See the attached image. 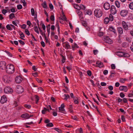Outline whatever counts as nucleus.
Here are the masks:
<instances>
[{
  "label": "nucleus",
  "instance_id": "obj_14",
  "mask_svg": "<svg viewBox=\"0 0 133 133\" xmlns=\"http://www.w3.org/2000/svg\"><path fill=\"white\" fill-rule=\"evenodd\" d=\"M7 98L5 96H2L0 100L1 102V103L3 104L7 101Z\"/></svg>",
  "mask_w": 133,
  "mask_h": 133
},
{
  "label": "nucleus",
  "instance_id": "obj_64",
  "mask_svg": "<svg viewBox=\"0 0 133 133\" xmlns=\"http://www.w3.org/2000/svg\"><path fill=\"white\" fill-rule=\"evenodd\" d=\"M18 41L19 43L22 45H24L25 44V43L22 40H19Z\"/></svg>",
  "mask_w": 133,
  "mask_h": 133
},
{
  "label": "nucleus",
  "instance_id": "obj_43",
  "mask_svg": "<svg viewBox=\"0 0 133 133\" xmlns=\"http://www.w3.org/2000/svg\"><path fill=\"white\" fill-rule=\"evenodd\" d=\"M17 9L18 10L21 9L22 8V6L21 4H19L17 5Z\"/></svg>",
  "mask_w": 133,
  "mask_h": 133
},
{
  "label": "nucleus",
  "instance_id": "obj_12",
  "mask_svg": "<svg viewBox=\"0 0 133 133\" xmlns=\"http://www.w3.org/2000/svg\"><path fill=\"white\" fill-rule=\"evenodd\" d=\"M122 25L124 29L126 30H128V25L124 21H123L122 22Z\"/></svg>",
  "mask_w": 133,
  "mask_h": 133
},
{
  "label": "nucleus",
  "instance_id": "obj_10",
  "mask_svg": "<svg viewBox=\"0 0 133 133\" xmlns=\"http://www.w3.org/2000/svg\"><path fill=\"white\" fill-rule=\"evenodd\" d=\"M111 13L113 15L116 14L117 12V10L115 7L114 5H112L110 8Z\"/></svg>",
  "mask_w": 133,
  "mask_h": 133
},
{
  "label": "nucleus",
  "instance_id": "obj_57",
  "mask_svg": "<svg viewBox=\"0 0 133 133\" xmlns=\"http://www.w3.org/2000/svg\"><path fill=\"white\" fill-rule=\"evenodd\" d=\"M120 96L121 97V98H123L125 96V95L124 94H123L122 92H121L120 94Z\"/></svg>",
  "mask_w": 133,
  "mask_h": 133
},
{
  "label": "nucleus",
  "instance_id": "obj_58",
  "mask_svg": "<svg viewBox=\"0 0 133 133\" xmlns=\"http://www.w3.org/2000/svg\"><path fill=\"white\" fill-rule=\"evenodd\" d=\"M108 88L109 90L110 91L112 90H113V87L111 85L109 86L108 87Z\"/></svg>",
  "mask_w": 133,
  "mask_h": 133
},
{
  "label": "nucleus",
  "instance_id": "obj_3",
  "mask_svg": "<svg viewBox=\"0 0 133 133\" xmlns=\"http://www.w3.org/2000/svg\"><path fill=\"white\" fill-rule=\"evenodd\" d=\"M4 91L5 93L7 94L11 93L13 92V90L10 87H5L4 89Z\"/></svg>",
  "mask_w": 133,
  "mask_h": 133
},
{
  "label": "nucleus",
  "instance_id": "obj_13",
  "mask_svg": "<svg viewBox=\"0 0 133 133\" xmlns=\"http://www.w3.org/2000/svg\"><path fill=\"white\" fill-rule=\"evenodd\" d=\"M119 90L120 91H123L125 92H127L128 91V88L126 86H122L119 87Z\"/></svg>",
  "mask_w": 133,
  "mask_h": 133
},
{
  "label": "nucleus",
  "instance_id": "obj_63",
  "mask_svg": "<svg viewBox=\"0 0 133 133\" xmlns=\"http://www.w3.org/2000/svg\"><path fill=\"white\" fill-rule=\"evenodd\" d=\"M94 54L95 55H96L98 52V51L97 50H95L93 51Z\"/></svg>",
  "mask_w": 133,
  "mask_h": 133
},
{
  "label": "nucleus",
  "instance_id": "obj_22",
  "mask_svg": "<svg viewBox=\"0 0 133 133\" xmlns=\"http://www.w3.org/2000/svg\"><path fill=\"white\" fill-rule=\"evenodd\" d=\"M109 19L108 17L105 18L104 19V23L105 24H107L109 21Z\"/></svg>",
  "mask_w": 133,
  "mask_h": 133
},
{
  "label": "nucleus",
  "instance_id": "obj_26",
  "mask_svg": "<svg viewBox=\"0 0 133 133\" xmlns=\"http://www.w3.org/2000/svg\"><path fill=\"white\" fill-rule=\"evenodd\" d=\"M123 52H117V55L119 56L123 57Z\"/></svg>",
  "mask_w": 133,
  "mask_h": 133
},
{
  "label": "nucleus",
  "instance_id": "obj_34",
  "mask_svg": "<svg viewBox=\"0 0 133 133\" xmlns=\"http://www.w3.org/2000/svg\"><path fill=\"white\" fill-rule=\"evenodd\" d=\"M35 98H36V99H35L36 102V103L37 104V103L38 102L39 100V97L37 95H35Z\"/></svg>",
  "mask_w": 133,
  "mask_h": 133
},
{
  "label": "nucleus",
  "instance_id": "obj_29",
  "mask_svg": "<svg viewBox=\"0 0 133 133\" xmlns=\"http://www.w3.org/2000/svg\"><path fill=\"white\" fill-rule=\"evenodd\" d=\"M42 5L44 8H46L47 6L46 2L45 1H44L43 3L42 4Z\"/></svg>",
  "mask_w": 133,
  "mask_h": 133
},
{
  "label": "nucleus",
  "instance_id": "obj_16",
  "mask_svg": "<svg viewBox=\"0 0 133 133\" xmlns=\"http://www.w3.org/2000/svg\"><path fill=\"white\" fill-rule=\"evenodd\" d=\"M117 30L118 33L120 35H121L123 34V31L122 28L121 27H118L117 28Z\"/></svg>",
  "mask_w": 133,
  "mask_h": 133
},
{
  "label": "nucleus",
  "instance_id": "obj_8",
  "mask_svg": "<svg viewBox=\"0 0 133 133\" xmlns=\"http://www.w3.org/2000/svg\"><path fill=\"white\" fill-rule=\"evenodd\" d=\"M104 41L106 43L108 44H111L113 43L112 41L109 38V36H108L105 37Z\"/></svg>",
  "mask_w": 133,
  "mask_h": 133
},
{
  "label": "nucleus",
  "instance_id": "obj_45",
  "mask_svg": "<svg viewBox=\"0 0 133 133\" xmlns=\"http://www.w3.org/2000/svg\"><path fill=\"white\" fill-rule=\"evenodd\" d=\"M54 130L57 131L59 133H61L62 132V131L58 128H54Z\"/></svg>",
  "mask_w": 133,
  "mask_h": 133
},
{
  "label": "nucleus",
  "instance_id": "obj_4",
  "mask_svg": "<svg viewBox=\"0 0 133 133\" xmlns=\"http://www.w3.org/2000/svg\"><path fill=\"white\" fill-rule=\"evenodd\" d=\"M16 92L18 93H21L24 91V89L20 85L17 86L16 89Z\"/></svg>",
  "mask_w": 133,
  "mask_h": 133
},
{
  "label": "nucleus",
  "instance_id": "obj_51",
  "mask_svg": "<svg viewBox=\"0 0 133 133\" xmlns=\"http://www.w3.org/2000/svg\"><path fill=\"white\" fill-rule=\"evenodd\" d=\"M18 21V20H16L15 21H13L12 22V23L16 26H17V25L16 23Z\"/></svg>",
  "mask_w": 133,
  "mask_h": 133
},
{
  "label": "nucleus",
  "instance_id": "obj_37",
  "mask_svg": "<svg viewBox=\"0 0 133 133\" xmlns=\"http://www.w3.org/2000/svg\"><path fill=\"white\" fill-rule=\"evenodd\" d=\"M60 55L62 57V61L63 63H64L65 62V57H64L62 55L60 54Z\"/></svg>",
  "mask_w": 133,
  "mask_h": 133
},
{
  "label": "nucleus",
  "instance_id": "obj_25",
  "mask_svg": "<svg viewBox=\"0 0 133 133\" xmlns=\"http://www.w3.org/2000/svg\"><path fill=\"white\" fill-rule=\"evenodd\" d=\"M47 110H48L49 111V110L48 109H46L45 108H44L43 109V110L42 111V113L43 114H45V112Z\"/></svg>",
  "mask_w": 133,
  "mask_h": 133
},
{
  "label": "nucleus",
  "instance_id": "obj_21",
  "mask_svg": "<svg viewBox=\"0 0 133 133\" xmlns=\"http://www.w3.org/2000/svg\"><path fill=\"white\" fill-rule=\"evenodd\" d=\"M29 116V115L28 114H23L21 116V117L22 118H25L27 117V118Z\"/></svg>",
  "mask_w": 133,
  "mask_h": 133
},
{
  "label": "nucleus",
  "instance_id": "obj_38",
  "mask_svg": "<svg viewBox=\"0 0 133 133\" xmlns=\"http://www.w3.org/2000/svg\"><path fill=\"white\" fill-rule=\"evenodd\" d=\"M80 8L81 9L84 10L86 8L85 6L83 4H81L80 6Z\"/></svg>",
  "mask_w": 133,
  "mask_h": 133
},
{
  "label": "nucleus",
  "instance_id": "obj_18",
  "mask_svg": "<svg viewBox=\"0 0 133 133\" xmlns=\"http://www.w3.org/2000/svg\"><path fill=\"white\" fill-rule=\"evenodd\" d=\"M59 112H62L63 114H65V110L64 108L59 107Z\"/></svg>",
  "mask_w": 133,
  "mask_h": 133
},
{
  "label": "nucleus",
  "instance_id": "obj_31",
  "mask_svg": "<svg viewBox=\"0 0 133 133\" xmlns=\"http://www.w3.org/2000/svg\"><path fill=\"white\" fill-rule=\"evenodd\" d=\"M34 30L35 32H36L37 33L39 34V32L38 31V29L37 28V26H35L34 27Z\"/></svg>",
  "mask_w": 133,
  "mask_h": 133
},
{
  "label": "nucleus",
  "instance_id": "obj_27",
  "mask_svg": "<svg viewBox=\"0 0 133 133\" xmlns=\"http://www.w3.org/2000/svg\"><path fill=\"white\" fill-rule=\"evenodd\" d=\"M75 8L78 10H80V6H79L77 4H75L74 6Z\"/></svg>",
  "mask_w": 133,
  "mask_h": 133
},
{
  "label": "nucleus",
  "instance_id": "obj_9",
  "mask_svg": "<svg viewBox=\"0 0 133 133\" xmlns=\"http://www.w3.org/2000/svg\"><path fill=\"white\" fill-rule=\"evenodd\" d=\"M63 47L66 49H70V46L68 42H66L63 43Z\"/></svg>",
  "mask_w": 133,
  "mask_h": 133
},
{
  "label": "nucleus",
  "instance_id": "obj_19",
  "mask_svg": "<svg viewBox=\"0 0 133 133\" xmlns=\"http://www.w3.org/2000/svg\"><path fill=\"white\" fill-rule=\"evenodd\" d=\"M113 74H115V72L114 70L112 71L111 72V74L109 76V78H110L111 77H114V75H113Z\"/></svg>",
  "mask_w": 133,
  "mask_h": 133
},
{
  "label": "nucleus",
  "instance_id": "obj_23",
  "mask_svg": "<svg viewBox=\"0 0 133 133\" xmlns=\"http://www.w3.org/2000/svg\"><path fill=\"white\" fill-rule=\"evenodd\" d=\"M9 17L10 19H12L13 18H14L15 17L14 14V13L11 14L9 16Z\"/></svg>",
  "mask_w": 133,
  "mask_h": 133
},
{
  "label": "nucleus",
  "instance_id": "obj_44",
  "mask_svg": "<svg viewBox=\"0 0 133 133\" xmlns=\"http://www.w3.org/2000/svg\"><path fill=\"white\" fill-rule=\"evenodd\" d=\"M115 4L116 6L118 7H119L120 5L119 3L117 1H116L115 2Z\"/></svg>",
  "mask_w": 133,
  "mask_h": 133
},
{
  "label": "nucleus",
  "instance_id": "obj_62",
  "mask_svg": "<svg viewBox=\"0 0 133 133\" xmlns=\"http://www.w3.org/2000/svg\"><path fill=\"white\" fill-rule=\"evenodd\" d=\"M41 43L43 47H44L45 46V44L44 42L43 41H42L41 42Z\"/></svg>",
  "mask_w": 133,
  "mask_h": 133
},
{
  "label": "nucleus",
  "instance_id": "obj_54",
  "mask_svg": "<svg viewBox=\"0 0 133 133\" xmlns=\"http://www.w3.org/2000/svg\"><path fill=\"white\" fill-rule=\"evenodd\" d=\"M111 69H114L115 68V66L114 64H112L111 65Z\"/></svg>",
  "mask_w": 133,
  "mask_h": 133
},
{
  "label": "nucleus",
  "instance_id": "obj_47",
  "mask_svg": "<svg viewBox=\"0 0 133 133\" xmlns=\"http://www.w3.org/2000/svg\"><path fill=\"white\" fill-rule=\"evenodd\" d=\"M129 55V54L126 52H123V57H128Z\"/></svg>",
  "mask_w": 133,
  "mask_h": 133
},
{
  "label": "nucleus",
  "instance_id": "obj_5",
  "mask_svg": "<svg viewBox=\"0 0 133 133\" xmlns=\"http://www.w3.org/2000/svg\"><path fill=\"white\" fill-rule=\"evenodd\" d=\"M3 79L5 82L6 83H9L11 82L10 77L6 75L3 76Z\"/></svg>",
  "mask_w": 133,
  "mask_h": 133
},
{
  "label": "nucleus",
  "instance_id": "obj_35",
  "mask_svg": "<svg viewBox=\"0 0 133 133\" xmlns=\"http://www.w3.org/2000/svg\"><path fill=\"white\" fill-rule=\"evenodd\" d=\"M129 7L130 9L133 10V2L129 4Z\"/></svg>",
  "mask_w": 133,
  "mask_h": 133
},
{
  "label": "nucleus",
  "instance_id": "obj_30",
  "mask_svg": "<svg viewBox=\"0 0 133 133\" xmlns=\"http://www.w3.org/2000/svg\"><path fill=\"white\" fill-rule=\"evenodd\" d=\"M34 19L35 21L37 23V25L39 26V21L37 19V14H36V16L34 17Z\"/></svg>",
  "mask_w": 133,
  "mask_h": 133
},
{
  "label": "nucleus",
  "instance_id": "obj_59",
  "mask_svg": "<svg viewBox=\"0 0 133 133\" xmlns=\"http://www.w3.org/2000/svg\"><path fill=\"white\" fill-rule=\"evenodd\" d=\"M49 7L50 8L51 10H53L54 9V6L53 5L51 4H49Z\"/></svg>",
  "mask_w": 133,
  "mask_h": 133
},
{
  "label": "nucleus",
  "instance_id": "obj_33",
  "mask_svg": "<svg viewBox=\"0 0 133 133\" xmlns=\"http://www.w3.org/2000/svg\"><path fill=\"white\" fill-rule=\"evenodd\" d=\"M77 14L79 16L80 18H81V17L82 16L83 14L82 12L80 10H78L77 11Z\"/></svg>",
  "mask_w": 133,
  "mask_h": 133
},
{
  "label": "nucleus",
  "instance_id": "obj_52",
  "mask_svg": "<svg viewBox=\"0 0 133 133\" xmlns=\"http://www.w3.org/2000/svg\"><path fill=\"white\" fill-rule=\"evenodd\" d=\"M7 12V10H6L3 9L2 10V13L4 15H5L6 13Z\"/></svg>",
  "mask_w": 133,
  "mask_h": 133
},
{
  "label": "nucleus",
  "instance_id": "obj_36",
  "mask_svg": "<svg viewBox=\"0 0 133 133\" xmlns=\"http://www.w3.org/2000/svg\"><path fill=\"white\" fill-rule=\"evenodd\" d=\"M54 125L52 123H48L46 125V127H52Z\"/></svg>",
  "mask_w": 133,
  "mask_h": 133
},
{
  "label": "nucleus",
  "instance_id": "obj_7",
  "mask_svg": "<svg viewBox=\"0 0 133 133\" xmlns=\"http://www.w3.org/2000/svg\"><path fill=\"white\" fill-rule=\"evenodd\" d=\"M128 11L126 10H123L120 12V14L121 15L122 17H125L128 13Z\"/></svg>",
  "mask_w": 133,
  "mask_h": 133
},
{
  "label": "nucleus",
  "instance_id": "obj_55",
  "mask_svg": "<svg viewBox=\"0 0 133 133\" xmlns=\"http://www.w3.org/2000/svg\"><path fill=\"white\" fill-rule=\"evenodd\" d=\"M108 73V71L107 70H105L103 72V73L105 75H107Z\"/></svg>",
  "mask_w": 133,
  "mask_h": 133
},
{
  "label": "nucleus",
  "instance_id": "obj_2",
  "mask_svg": "<svg viewBox=\"0 0 133 133\" xmlns=\"http://www.w3.org/2000/svg\"><path fill=\"white\" fill-rule=\"evenodd\" d=\"M94 15L98 18L101 17L103 15V12L101 10L99 9H96L94 11Z\"/></svg>",
  "mask_w": 133,
  "mask_h": 133
},
{
  "label": "nucleus",
  "instance_id": "obj_11",
  "mask_svg": "<svg viewBox=\"0 0 133 133\" xmlns=\"http://www.w3.org/2000/svg\"><path fill=\"white\" fill-rule=\"evenodd\" d=\"M15 81L17 83H19L22 81V78L20 76H16L15 78Z\"/></svg>",
  "mask_w": 133,
  "mask_h": 133
},
{
  "label": "nucleus",
  "instance_id": "obj_32",
  "mask_svg": "<svg viewBox=\"0 0 133 133\" xmlns=\"http://www.w3.org/2000/svg\"><path fill=\"white\" fill-rule=\"evenodd\" d=\"M10 24H8L6 26V28L9 30H11L12 29L11 28Z\"/></svg>",
  "mask_w": 133,
  "mask_h": 133
},
{
  "label": "nucleus",
  "instance_id": "obj_28",
  "mask_svg": "<svg viewBox=\"0 0 133 133\" xmlns=\"http://www.w3.org/2000/svg\"><path fill=\"white\" fill-rule=\"evenodd\" d=\"M50 24H49L46 26L48 33L50 32Z\"/></svg>",
  "mask_w": 133,
  "mask_h": 133
},
{
  "label": "nucleus",
  "instance_id": "obj_61",
  "mask_svg": "<svg viewBox=\"0 0 133 133\" xmlns=\"http://www.w3.org/2000/svg\"><path fill=\"white\" fill-rule=\"evenodd\" d=\"M133 96V91H132V93L128 94V97H131Z\"/></svg>",
  "mask_w": 133,
  "mask_h": 133
},
{
  "label": "nucleus",
  "instance_id": "obj_41",
  "mask_svg": "<svg viewBox=\"0 0 133 133\" xmlns=\"http://www.w3.org/2000/svg\"><path fill=\"white\" fill-rule=\"evenodd\" d=\"M24 107L25 108L29 109H30L31 107V105H28L27 104H25L24 105Z\"/></svg>",
  "mask_w": 133,
  "mask_h": 133
},
{
  "label": "nucleus",
  "instance_id": "obj_46",
  "mask_svg": "<svg viewBox=\"0 0 133 133\" xmlns=\"http://www.w3.org/2000/svg\"><path fill=\"white\" fill-rule=\"evenodd\" d=\"M44 38H45V41H46V43H48L49 42V40H48V39L47 38V37H46V36L45 35V33H44Z\"/></svg>",
  "mask_w": 133,
  "mask_h": 133
},
{
  "label": "nucleus",
  "instance_id": "obj_24",
  "mask_svg": "<svg viewBox=\"0 0 133 133\" xmlns=\"http://www.w3.org/2000/svg\"><path fill=\"white\" fill-rule=\"evenodd\" d=\"M20 32H21V34H20V38L22 39V40H24L25 39L23 38H24L25 37V36L24 35V34L22 32H21V31H20Z\"/></svg>",
  "mask_w": 133,
  "mask_h": 133
},
{
  "label": "nucleus",
  "instance_id": "obj_49",
  "mask_svg": "<svg viewBox=\"0 0 133 133\" xmlns=\"http://www.w3.org/2000/svg\"><path fill=\"white\" fill-rule=\"evenodd\" d=\"M51 20L52 21H54L55 20V17L54 15H51L50 17Z\"/></svg>",
  "mask_w": 133,
  "mask_h": 133
},
{
  "label": "nucleus",
  "instance_id": "obj_1",
  "mask_svg": "<svg viewBox=\"0 0 133 133\" xmlns=\"http://www.w3.org/2000/svg\"><path fill=\"white\" fill-rule=\"evenodd\" d=\"M5 69L6 72L9 74L13 73L15 70L14 65L11 64H9L7 65Z\"/></svg>",
  "mask_w": 133,
  "mask_h": 133
},
{
  "label": "nucleus",
  "instance_id": "obj_39",
  "mask_svg": "<svg viewBox=\"0 0 133 133\" xmlns=\"http://www.w3.org/2000/svg\"><path fill=\"white\" fill-rule=\"evenodd\" d=\"M25 32L26 34L28 36H29L30 35V33L29 30L28 29H26L25 30Z\"/></svg>",
  "mask_w": 133,
  "mask_h": 133
},
{
  "label": "nucleus",
  "instance_id": "obj_48",
  "mask_svg": "<svg viewBox=\"0 0 133 133\" xmlns=\"http://www.w3.org/2000/svg\"><path fill=\"white\" fill-rule=\"evenodd\" d=\"M5 52L8 54V55L10 57H12V55L8 51H5Z\"/></svg>",
  "mask_w": 133,
  "mask_h": 133
},
{
  "label": "nucleus",
  "instance_id": "obj_50",
  "mask_svg": "<svg viewBox=\"0 0 133 133\" xmlns=\"http://www.w3.org/2000/svg\"><path fill=\"white\" fill-rule=\"evenodd\" d=\"M87 14L89 15H90L92 14L91 11L90 10H88L86 12Z\"/></svg>",
  "mask_w": 133,
  "mask_h": 133
},
{
  "label": "nucleus",
  "instance_id": "obj_20",
  "mask_svg": "<svg viewBox=\"0 0 133 133\" xmlns=\"http://www.w3.org/2000/svg\"><path fill=\"white\" fill-rule=\"evenodd\" d=\"M109 29L110 30L113 32L115 34L116 33V31L115 29L113 28V27H110L109 28Z\"/></svg>",
  "mask_w": 133,
  "mask_h": 133
},
{
  "label": "nucleus",
  "instance_id": "obj_15",
  "mask_svg": "<svg viewBox=\"0 0 133 133\" xmlns=\"http://www.w3.org/2000/svg\"><path fill=\"white\" fill-rule=\"evenodd\" d=\"M103 7L105 10H108L110 8V4L108 3H105L104 4Z\"/></svg>",
  "mask_w": 133,
  "mask_h": 133
},
{
  "label": "nucleus",
  "instance_id": "obj_53",
  "mask_svg": "<svg viewBox=\"0 0 133 133\" xmlns=\"http://www.w3.org/2000/svg\"><path fill=\"white\" fill-rule=\"evenodd\" d=\"M109 20L111 21H112L113 20V16L111 15H110L109 16Z\"/></svg>",
  "mask_w": 133,
  "mask_h": 133
},
{
  "label": "nucleus",
  "instance_id": "obj_6",
  "mask_svg": "<svg viewBox=\"0 0 133 133\" xmlns=\"http://www.w3.org/2000/svg\"><path fill=\"white\" fill-rule=\"evenodd\" d=\"M6 64L5 62L4 61L0 62V68L2 70L5 69L6 68Z\"/></svg>",
  "mask_w": 133,
  "mask_h": 133
},
{
  "label": "nucleus",
  "instance_id": "obj_17",
  "mask_svg": "<svg viewBox=\"0 0 133 133\" xmlns=\"http://www.w3.org/2000/svg\"><path fill=\"white\" fill-rule=\"evenodd\" d=\"M96 64L97 65L98 67L100 68L103 67V63L101 62L97 61L96 63Z\"/></svg>",
  "mask_w": 133,
  "mask_h": 133
},
{
  "label": "nucleus",
  "instance_id": "obj_40",
  "mask_svg": "<svg viewBox=\"0 0 133 133\" xmlns=\"http://www.w3.org/2000/svg\"><path fill=\"white\" fill-rule=\"evenodd\" d=\"M74 102L76 104H78V101L77 98L76 97L74 99Z\"/></svg>",
  "mask_w": 133,
  "mask_h": 133
},
{
  "label": "nucleus",
  "instance_id": "obj_56",
  "mask_svg": "<svg viewBox=\"0 0 133 133\" xmlns=\"http://www.w3.org/2000/svg\"><path fill=\"white\" fill-rule=\"evenodd\" d=\"M87 74L88 75L90 76L91 75V72L90 70H88L87 71Z\"/></svg>",
  "mask_w": 133,
  "mask_h": 133
},
{
  "label": "nucleus",
  "instance_id": "obj_42",
  "mask_svg": "<svg viewBox=\"0 0 133 133\" xmlns=\"http://www.w3.org/2000/svg\"><path fill=\"white\" fill-rule=\"evenodd\" d=\"M31 12L32 16H34L35 14V11L34 9L32 8L31 9Z\"/></svg>",
  "mask_w": 133,
  "mask_h": 133
},
{
  "label": "nucleus",
  "instance_id": "obj_60",
  "mask_svg": "<svg viewBox=\"0 0 133 133\" xmlns=\"http://www.w3.org/2000/svg\"><path fill=\"white\" fill-rule=\"evenodd\" d=\"M101 86H105L106 85V83L104 82H102L101 83Z\"/></svg>",
  "mask_w": 133,
  "mask_h": 133
}]
</instances>
